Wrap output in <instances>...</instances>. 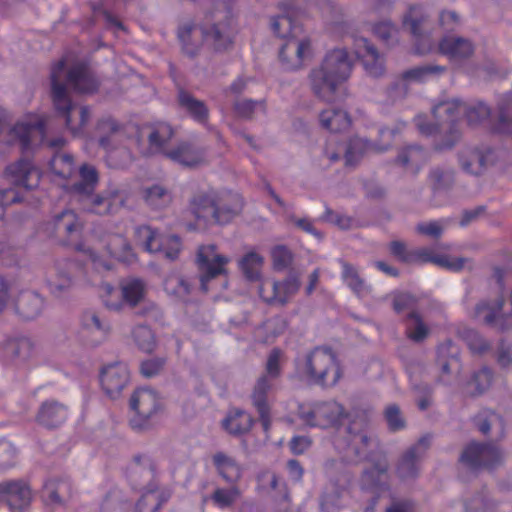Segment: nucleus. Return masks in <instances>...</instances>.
Returning a JSON list of instances; mask_svg holds the SVG:
<instances>
[{
  "instance_id": "1",
  "label": "nucleus",
  "mask_w": 512,
  "mask_h": 512,
  "mask_svg": "<svg viewBox=\"0 0 512 512\" xmlns=\"http://www.w3.org/2000/svg\"><path fill=\"white\" fill-rule=\"evenodd\" d=\"M280 9L283 13L272 18L271 28L278 37L288 38L280 49L279 58L285 69L295 70L310 56L311 43L305 37L299 38L303 29L296 19L291 3H281Z\"/></svg>"
},
{
  "instance_id": "2",
  "label": "nucleus",
  "mask_w": 512,
  "mask_h": 512,
  "mask_svg": "<svg viewBox=\"0 0 512 512\" xmlns=\"http://www.w3.org/2000/svg\"><path fill=\"white\" fill-rule=\"evenodd\" d=\"M245 206L241 194L231 190L199 192L190 200L191 213L209 224L226 225L238 217Z\"/></svg>"
},
{
  "instance_id": "3",
  "label": "nucleus",
  "mask_w": 512,
  "mask_h": 512,
  "mask_svg": "<svg viewBox=\"0 0 512 512\" xmlns=\"http://www.w3.org/2000/svg\"><path fill=\"white\" fill-rule=\"evenodd\" d=\"M64 75V60L58 61L51 69L50 97L57 118L63 121L65 127L73 134L83 132L91 118L89 106L72 101L68 87L62 81Z\"/></svg>"
},
{
  "instance_id": "4",
  "label": "nucleus",
  "mask_w": 512,
  "mask_h": 512,
  "mask_svg": "<svg viewBox=\"0 0 512 512\" xmlns=\"http://www.w3.org/2000/svg\"><path fill=\"white\" fill-rule=\"evenodd\" d=\"M6 186H0V217L3 207L23 199L22 191L36 188L41 179L40 170L29 160L19 159L5 169Z\"/></svg>"
},
{
  "instance_id": "5",
  "label": "nucleus",
  "mask_w": 512,
  "mask_h": 512,
  "mask_svg": "<svg viewBox=\"0 0 512 512\" xmlns=\"http://www.w3.org/2000/svg\"><path fill=\"white\" fill-rule=\"evenodd\" d=\"M232 8L229 0H216L200 26L205 43L215 51H226L232 44Z\"/></svg>"
},
{
  "instance_id": "6",
  "label": "nucleus",
  "mask_w": 512,
  "mask_h": 512,
  "mask_svg": "<svg viewBox=\"0 0 512 512\" xmlns=\"http://www.w3.org/2000/svg\"><path fill=\"white\" fill-rule=\"evenodd\" d=\"M304 373L310 383L323 388L334 387L342 377L336 355L327 347H317L306 356Z\"/></svg>"
},
{
  "instance_id": "7",
  "label": "nucleus",
  "mask_w": 512,
  "mask_h": 512,
  "mask_svg": "<svg viewBox=\"0 0 512 512\" xmlns=\"http://www.w3.org/2000/svg\"><path fill=\"white\" fill-rule=\"evenodd\" d=\"M322 467L328 482L321 493L320 505L323 510L329 511L338 506L343 492L352 481V474L340 459L328 458Z\"/></svg>"
},
{
  "instance_id": "8",
  "label": "nucleus",
  "mask_w": 512,
  "mask_h": 512,
  "mask_svg": "<svg viewBox=\"0 0 512 512\" xmlns=\"http://www.w3.org/2000/svg\"><path fill=\"white\" fill-rule=\"evenodd\" d=\"M504 459L502 449L492 442L472 441L467 444L459 457V462L472 471L492 470L500 466Z\"/></svg>"
},
{
  "instance_id": "9",
  "label": "nucleus",
  "mask_w": 512,
  "mask_h": 512,
  "mask_svg": "<svg viewBox=\"0 0 512 512\" xmlns=\"http://www.w3.org/2000/svg\"><path fill=\"white\" fill-rule=\"evenodd\" d=\"M135 233L138 242L149 253H159L169 261L178 259L182 242L177 235H162L148 225L137 227Z\"/></svg>"
},
{
  "instance_id": "10",
  "label": "nucleus",
  "mask_w": 512,
  "mask_h": 512,
  "mask_svg": "<svg viewBox=\"0 0 512 512\" xmlns=\"http://www.w3.org/2000/svg\"><path fill=\"white\" fill-rule=\"evenodd\" d=\"M129 407L134 413L129 421L130 426L136 431H143L150 427L151 418L160 409V401L155 391L140 388L131 395Z\"/></svg>"
},
{
  "instance_id": "11",
  "label": "nucleus",
  "mask_w": 512,
  "mask_h": 512,
  "mask_svg": "<svg viewBox=\"0 0 512 512\" xmlns=\"http://www.w3.org/2000/svg\"><path fill=\"white\" fill-rule=\"evenodd\" d=\"M230 258L219 254L214 244L203 245L198 248L196 264L199 271L200 288L208 291V282L227 273L226 265Z\"/></svg>"
},
{
  "instance_id": "12",
  "label": "nucleus",
  "mask_w": 512,
  "mask_h": 512,
  "mask_svg": "<svg viewBox=\"0 0 512 512\" xmlns=\"http://www.w3.org/2000/svg\"><path fill=\"white\" fill-rule=\"evenodd\" d=\"M173 135L174 131L169 124L146 125L137 130L136 141L144 156L163 154L166 157V152L170 150L166 148V145Z\"/></svg>"
},
{
  "instance_id": "13",
  "label": "nucleus",
  "mask_w": 512,
  "mask_h": 512,
  "mask_svg": "<svg viewBox=\"0 0 512 512\" xmlns=\"http://www.w3.org/2000/svg\"><path fill=\"white\" fill-rule=\"evenodd\" d=\"M505 299L500 296L494 300H481L473 311V318L500 332L512 329V313H502Z\"/></svg>"
},
{
  "instance_id": "14",
  "label": "nucleus",
  "mask_w": 512,
  "mask_h": 512,
  "mask_svg": "<svg viewBox=\"0 0 512 512\" xmlns=\"http://www.w3.org/2000/svg\"><path fill=\"white\" fill-rule=\"evenodd\" d=\"M129 193L116 185H109L100 193H95L83 207L84 210L100 215H113L126 205Z\"/></svg>"
},
{
  "instance_id": "15",
  "label": "nucleus",
  "mask_w": 512,
  "mask_h": 512,
  "mask_svg": "<svg viewBox=\"0 0 512 512\" xmlns=\"http://www.w3.org/2000/svg\"><path fill=\"white\" fill-rule=\"evenodd\" d=\"M299 415L309 426L328 428L344 416V407L336 401L322 402L308 409H301Z\"/></svg>"
},
{
  "instance_id": "16",
  "label": "nucleus",
  "mask_w": 512,
  "mask_h": 512,
  "mask_svg": "<svg viewBox=\"0 0 512 512\" xmlns=\"http://www.w3.org/2000/svg\"><path fill=\"white\" fill-rule=\"evenodd\" d=\"M429 446L430 437L423 436L400 456L396 465V474L401 480H414L418 477L421 460Z\"/></svg>"
},
{
  "instance_id": "17",
  "label": "nucleus",
  "mask_w": 512,
  "mask_h": 512,
  "mask_svg": "<svg viewBox=\"0 0 512 512\" xmlns=\"http://www.w3.org/2000/svg\"><path fill=\"white\" fill-rule=\"evenodd\" d=\"M62 81L66 87L69 84L79 94H93L98 91L100 85L94 71L83 62L75 63L66 70V62L64 61Z\"/></svg>"
},
{
  "instance_id": "18",
  "label": "nucleus",
  "mask_w": 512,
  "mask_h": 512,
  "mask_svg": "<svg viewBox=\"0 0 512 512\" xmlns=\"http://www.w3.org/2000/svg\"><path fill=\"white\" fill-rule=\"evenodd\" d=\"M427 17L418 7H411L403 17V28L415 38V48L418 54H426L434 48V41L426 33Z\"/></svg>"
},
{
  "instance_id": "19",
  "label": "nucleus",
  "mask_w": 512,
  "mask_h": 512,
  "mask_svg": "<svg viewBox=\"0 0 512 512\" xmlns=\"http://www.w3.org/2000/svg\"><path fill=\"white\" fill-rule=\"evenodd\" d=\"M130 381L128 367L123 363L106 365L100 372V383L110 399H117Z\"/></svg>"
},
{
  "instance_id": "20",
  "label": "nucleus",
  "mask_w": 512,
  "mask_h": 512,
  "mask_svg": "<svg viewBox=\"0 0 512 512\" xmlns=\"http://www.w3.org/2000/svg\"><path fill=\"white\" fill-rule=\"evenodd\" d=\"M45 133L44 124L41 121L17 122L10 128L7 143L18 145L22 151L32 148L33 145L43 140Z\"/></svg>"
},
{
  "instance_id": "21",
  "label": "nucleus",
  "mask_w": 512,
  "mask_h": 512,
  "mask_svg": "<svg viewBox=\"0 0 512 512\" xmlns=\"http://www.w3.org/2000/svg\"><path fill=\"white\" fill-rule=\"evenodd\" d=\"M458 160L462 170L474 176L482 175L496 158L491 148H466L459 152Z\"/></svg>"
},
{
  "instance_id": "22",
  "label": "nucleus",
  "mask_w": 512,
  "mask_h": 512,
  "mask_svg": "<svg viewBox=\"0 0 512 512\" xmlns=\"http://www.w3.org/2000/svg\"><path fill=\"white\" fill-rule=\"evenodd\" d=\"M313 94L320 100L332 103L337 100L342 85L320 66L313 68L308 75Z\"/></svg>"
},
{
  "instance_id": "23",
  "label": "nucleus",
  "mask_w": 512,
  "mask_h": 512,
  "mask_svg": "<svg viewBox=\"0 0 512 512\" xmlns=\"http://www.w3.org/2000/svg\"><path fill=\"white\" fill-rule=\"evenodd\" d=\"M0 501L11 510H22L31 501V489L23 480H10L0 483Z\"/></svg>"
},
{
  "instance_id": "24",
  "label": "nucleus",
  "mask_w": 512,
  "mask_h": 512,
  "mask_svg": "<svg viewBox=\"0 0 512 512\" xmlns=\"http://www.w3.org/2000/svg\"><path fill=\"white\" fill-rule=\"evenodd\" d=\"M354 46L355 54L361 60L365 71L373 77L383 75L385 70L384 59L376 47L366 38H357Z\"/></svg>"
},
{
  "instance_id": "25",
  "label": "nucleus",
  "mask_w": 512,
  "mask_h": 512,
  "mask_svg": "<svg viewBox=\"0 0 512 512\" xmlns=\"http://www.w3.org/2000/svg\"><path fill=\"white\" fill-rule=\"evenodd\" d=\"M319 66L343 84L350 77L353 64L345 49H334L326 54Z\"/></svg>"
},
{
  "instance_id": "26",
  "label": "nucleus",
  "mask_w": 512,
  "mask_h": 512,
  "mask_svg": "<svg viewBox=\"0 0 512 512\" xmlns=\"http://www.w3.org/2000/svg\"><path fill=\"white\" fill-rule=\"evenodd\" d=\"M438 49L451 62H461L474 54L475 47L467 38L447 35L438 42Z\"/></svg>"
},
{
  "instance_id": "27",
  "label": "nucleus",
  "mask_w": 512,
  "mask_h": 512,
  "mask_svg": "<svg viewBox=\"0 0 512 512\" xmlns=\"http://www.w3.org/2000/svg\"><path fill=\"white\" fill-rule=\"evenodd\" d=\"M426 181L433 195L447 193L455 186L456 171L451 165L436 164L429 168Z\"/></svg>"
},
{
  "instance_id": "28",
  "label": "nucleus",
  "mask_w": 512,
  "mask_h": 512,
  "mask_svg": "<svg viewBox=\"0 0 512 512\" xmlns=\"http://www.w3.org/2000/svg\"><path fill=\"white\" fill-rule=\"evenodd\" d=\"M436 364L441 373L437 379L438 383L448 384L450 382V376L460 372L461 363L458 351L451 342L438 346Z\"/></svg>"
},
{
  "instance_id": "29",
  "label": "nucleus",
  "mask_w": 512,
  "mask_h": 512,
  "mask_svg": "<svg viewBox=\"0 0 512 512\" xmlns=\"http://www.w3.org/2000/svg\"><path fill=\"white\" fill-rule=\"evenodd\" d=\"M460 113L464 114V102L454 99L446 102L439 103L433 108V114L442 124L449 122V131L452 135V140L441 145V149L452 148L455 142L459 139L460 134L454 128V122Z\"/></svg>"
},
{
  "instance_id": "30",
  "label": "nucleus",
  "mask_w": 512,
  "mask_h": 512,
  "mask_svg": "<svg viewBox=\"0 0 512 512\" xmlns=\"http://www.w3.org/2000/svg\"><path fill=\"white\" fill-rule=\"evenodd\" d=\"M212 464L217 474L227 484H235L241 481L243 477L244 467L233 456L225 452L218 451L212 456Z\"/></svg>"
},
{
  "instance_id": "31",
  "label": "nucleus",
  "mask_w": 512,
  "mask_h": 512,
  "mask_svg": "<svg viewBox=\"0 0 512 512\" xmlns=\"http://www.w3.org/2000/svg\"><path fill=\"white\" fill-rule=\"evenodd\" d=\"M67 417V405L60 401L49 399L40 405L36 420L40 425L48 429H53L63 424Z\"/></svg>"
},
{
  "instance_id": "32",
  "label": "nucleus",
  "mask_w": 512,
  "mask_h": 512,
  "mask_svg": "<svg viewBox=\"0 0 512 512\" xmlns=\"http://www.w3.org/2000/svg\"><path fill=\"white\" fill-rule=\"evenodd\" d=\"M166 157L184 167L195 168L204 163V149L190 142H181L166 152Z\"/></svg>"
},
{
  "instance_id": "33",
  "label": "nucleus",
  "mask_w": 512,
  "mask_h": 512,
  "mask_svg": "<svg viewBox=\"0 0 512 512\" xmlns=\"http://www.w3.org/2000/svg\"><path fill=\"white\" fill-rule=\"evenodd\" d=\"M366 422H351L346 428L348 437L347 448L350 449L358 459L366 458L368 449L372 442V437L365 430Z\"/></svg>"
},
{
  "instance_id": "34",
  "label": "nucleus",
  "mask_w": 512,
  "mask_h": 512,
  "mask_svg": "<svg viewBox=\"0 0 512 512\" xmlns=\"http://www.w3.org/2000/svg\"><path fill=\"white\" fill-rule=\"evenodd\" d=\"M44 307L43 298L32 291H22L14 301V309L20 318L29 321L37 318Z\"/></svg>"
},
{
  "instance_id": "35",
  "label": "nucleus",
  "mask_w": 512,
  "mask_h": 512,
  "mask_svg": "<svg viewBox=\"0 0 512 512\" xmlns=\"http://www.w3.org/2000/svg\"><path fill=\"white\" fill-rule=\"evenodd\" d=\"M70 496L71 483L67 479H49L42 489L43 501L53 508L63 506Z\"/></svg>"
},
{
  "instance_id": "36",
  "label": "nucleus",
  "mask_w": 512,
  "mask_h": 512,
  "mask_svg": "<svg viewBox=\"0 0 512 512\" xmlns=\"http://www.w3.org/2000/svg\"><path fill=\"white\" fill-rule=\"evenodd\" d=\"M179 107L196 122L205 125L209 119V109L204 101L195 98L190 92L179 88L177 92Z\"/></svg>"
},
{
  "instance_id": "37",
  "label": "nucleus",
  "mask_w": 512,
  "mask_h": 512,
  "mask_svg": "<svg viewBox=\"0 0 512 512\" xmlns=\"http://www.w3.org/2000/svg\"><path fill=\"white\" fill-rule=\"evenodd\" d=\"M178 38L182 45L183 52L190 58L196 57L204 41L201 27L192 22H187L179 26Z\"/></svg>"
},
{
  "instance_id": "38",
  "label": "nucleus",
  "mask_w": 512,
  "mask_h": 512,
  "mask_svg": "<svg viewBox=\"0 0 512 512\" xmlns=\"http://www.w3.org/2000/svg\"><path fill=\"white\" fill-rule=\"evenodd\" d=\"M473 424L483 435L495 431L496 440L505 436V422L503 417L495 411L483 409L473 417Z\"/></svg>"
},
{
  "instance_id": "39",
  "label": "nucleus",
  "mask_w": 512,
  "mask_h": 512,
  "mask_svg": "<svg viewBox=\"0 0 512 512\" xmlns=\"http://www.w3.org/2000/svg\"><path fill=\"white\" fill-rule=\"evenodd\" d=\"M427 152L419 145H408L402 148L395 159V163L407 172L417 175L427 161Z\"/></svg>"
},
{
  "instance_id": "40",
  "label": "nucleus",
  "mask_w": 512,
  "mask_h": 512,
  "mask_svg": "<svg viewBox=\"0 0 512 512\" xmlns=\"http://www.w3.org/2000/svg\"><path fill=\"white\" fill-rule=\"evenodd\" d=\"M300 286L301 282L297 273L290 272L283 281L273 282V296L267 302L283 306L298 292Z\"/></svg>"
},
{
  "instance_id": "41",
  "label": "nucleus",
  "mask_w": 512,
  "mask_h": 512,
  "mask_svg": "<svg viewBox=\"0 0 512 512\" xmlns=\"http://www.w3.org/2000/svg\"><path fill=\"white\" fill-rule=\"evenodd\" d=\"M254 424L252 415L242 409H232L222 421L223 428L233 436L248 433Z\"/></svg>"
},
{
  "instance_id": "42",
  "label": "nucleus",
  "mask_w": 512,
  "mask_h": 512,
  "mask_svg": "<svg viewBox=\"0 0 512 512\" xmlns=\"http://www.w3.org/2000/svg\"><path fill=\"white\" fill-rule=\"evenodd\" d=\"M388 465L376 463L363 470L360 478V487L367 491H378L385 487L388 477Z\"/></svg>"
},
{
  "instance_id": "43",
  "label": "nucleus",
  "mask_w": 512,
  "mask_h": 512,
  "mask_svg": "<svg viewBox=\"0 0 512 512\" xmlns=\"http://www.w3.org/2000/svg\"><path fill=\"white\" fill-rule=\"evenodd\" d=\"M320 124L330 132H341L347 130L351 125L349 114L339 108L323 110L319 115Z\"/></svg>"
},
{
  "instance_id": "44",
  "label": "nucleus",
  "mask_w": 512,
  "mask_h": 512,
  "mask_svg": "<svg viewBox=\"0 0 512 512\" xmlns=\"http://www.w3.org/2000/svg\"><path fill=\"white\" fill-rule=\"evenodd\" d=\"M446 71V66L428 63L404 71L402 78L407 81L425 82L440 77Z\"/></svg>"
},
{
  "instance_id": "45",
  "label": "nucleus",
  "mask_w": 512,
  "mask_h": 512,
  "mask_svg": "<svg viewBox=\"0 0 512 512\" xmlns=\"http://www.w3.org/2000/svg\"><path fill=\"white\" fill-rule=\"evenodd\" d=\"M164 289L169 295L186 302L191 295L193 286L184 276L170 274L164 281Z\"/></svg>"
},
{
  "instance_id": "46",
  "label": "nucleus",
  "mask_w": 512,
  "mask_h": 512,
  "mask_svg": "<svg viewBox=\"0 0 512 512\" xmlns=\"http://www.w3.org/2000/svg\"><path fill=\"white\" fill-rule=\"evenodd\" d=\"M263 263L264 258L260 254L250 251L241 257L238 261V266L245 279L254 282L258 281L261 277V268Z\"/></svg>"
},
{
  "instance_id": "47",
  "label": "nucleus",
  "mask_w": 512,
  "mask_h": 512,
  "mask_svg": "<svg viewBox=\"0 0 512 512\" xmlns=\"http://www.w3.org/2000/svg\"><path fill=\"white\" fill-rule=\"evenodd\" d=\"M145 283L141 279H128L121 284V294L130 307H136L145 297Z\"/></svg>"
},
{
  "instance_id": "48",
  "label": "nucleus",
  "mask_w": 512,
  "mask_h": 512,
  "mask_svg": "<svg viewBox=\"0 0 512 512\" xmlns=\"http://www.w3.org/2000/svg\"><path fill=\"white\" fill-rule=\"evenodd\" d=\"M142 194L147 205L154 209L166 207L172 201L171 192L159 184L143 189Z\"/></svg>"
},
{
  "instance_id": "49",
  "label": "nucleus",
  "mask_w": 512,
  "mask_h": 512,
  "mask_svg": "<svg viewBox=\"0 0 512 512\" xmlns=\"http://www.w3.org/2000/svg\"><path fill=\"white\" fill-rule=\"evenodd\" d=\"M229 485L228 488H216L210 496L212 502L221 509L232 507L242 496L238 485Z\"/></svg>"
},
{
  "instance_id": "50",
  "label": "nucleus",
  "mask_w": 512,
  "mask_h": 512,
  "mask_svg": "<svg viewBox=\"0 0 512 512\" xmlns=\"http://www.w3.org/2000/svg\"><path fill=\"white\" fill-rule=\"evenodd\" d=\"M406 334L410 340L416 343L424 341L429 334L421 316L414 310L410 311L406 317Z\"/></svg>"
},
{
  "instance_id": "51",
  "label": "nucleus",
  "mask_w": 512,
  "mask_h": 512,
  "mask_svg": "<svg viewBox=\"0 0 512 512\" xmlns=\"http://www.w3.org/2000/svg\"><path fill=\"white\" fill-rule=\"evenodd\" d=\"M72 263H66L64 268L57 267L56 274L48 280L52 294L60 296L72 286L71 267Z\"/></svg>"
},
{
  "instance_id": "52",
  "label": "nucleus",
  "mask_w": 512,
  "mask_h": 512,
  "mask_svg": "<svg viewBox=\"0 0 512 512\" xmlns=\"http://www.w3.org/2000/svg\"><path fill=\"white\" fill-rule=\"evenodd\" d=\"M54 226L57 232H63L68 236L73 235L82 228L76 213L70 209H65L54 216Z\"/></svg>"
},
{
  "instance_id": "53",
  "label": "nucleus",
  "mask_w": 512,
  "mask_h": 512,
  "mask_svg": "<svg viewBox=\"0 0 512 512\" xmlns=\"http://www.w3.org/2000/svg\"><path fill=\"white\" fill-rule=\"evenodd\" d=\"M370 148L371 144L363 138L350 139L344 154L345 165L355 166Z\"/></svg>"
},
{
  "instance_id": "54",
  "label": "nucleus",
  "mask_w": 512,
  "mask_h": 512,
  "mask_svg": "<svg viewBox=\"0 0 512 512\" xmlns=\"http://www.w3.org/2000/svg\"><path fill=\"white\" fill-rule=\"evenodd\" d=\"M273 382L266 377L259 376L251 393L252 405L255 409L270 408L268 393L271 391Z\"/></svg>"
},
{
  "instance_id": "55",
  "label": "nucleus",
  "mask_w": 512,
  "mask_h": 512,
  "mask_svg": "<svg viewBox=\"0 0 512 512\" xmlns=\"http://www.w3.org/2000/svg\"><path fill=\"white\" fill-rule=\"evenodd\" d=\"M52 172L63 178H70L75 172L74 159L67 153H56L50 161Z\"/></svg>"
},
{
  "instance_id": "56",
  "label": "nucleus",
  "mask_w": 512,
  "mask_h": 512,
  "mask_svg": "<svg viewBox=\"0 0 512 512\" xmlns=\"http://www.w3.org/2000/svg\"><path fill=\"white\" fill-rule=\"evenodd\" d=\"M491 109L482 101L464 103V115L470 126H476L488 119Z\"/></svg>"
},
{
  "instance_id": "57",
  "label": "nucleus",
  "mask_w": 512,
  "mask_h": 512,
  "mask_svg": "<svg viewBox=\"0 0 512 512\" xmlns=\"http://www.w3.org/2000/svg\"><path fill=\"white\" fill-rule=\"evenodd\" d=\"M167 499L163 493L148 491L136 503V512H157Z\"/></svg>"
},
{
  "instance_id": "58",
  "label": "nucleus",
  "mask_w": 512,
  "mask_h": 512,
  "mask_svg": "<svg viewBox=\"0 0 512 512\" xmlns=\"http://www.w3.org/2000/svg\"><path fill=\"white\" fill-rule=\"evenodd\" d=\"M135 344L144 352L151 353L155 346V336L153 331L145 325H138L132 331Z\"/></svg>"
},
{
  "instance_id": "59",
  "label": "nucleus",
  "mask_w": 512,
  "mask_h": 512,
  "mask_svg": "<svg viewBox=\"0 0 512 512\" xmlns=\"http://www.w3.org/2000/svg\"><path fill=\"white\" fill-rule=\"evenodd\" d=\"M342 278L349 288L357 295L366 290L365 281L360 277L357 269L348 262L341 261Z\"/></svg>"
},
{
  "instance_id": "60",
  "label": "nucleus",
  "mask_w": 512,
  "mask_h": 512,
  "mask_svg": "<svg viewBox=\"0 0 512 512\" xmlns=\"http://www.w3.org/2000/svg\"><path fill=\"white\" fill-rule=\"evenodd\" d=\"M432 264L452 272H460L465 268L466 264H472V260L465 257L452 258L446 254L435 253L432 258Z\"/></svg>"
},
{
  "instance_id": "61",
  "label": "nucleus",
  "mask_w": 512,
  "mask_h": 512,
  "mask_svg": "<svg viewBox=\"0 0 512 512\" xmlns=\"http://www.w3.org/2000/svg\"><path fill=\"white\" fill-rule=\"evenodd\" d=\"M283 356V352L279 348H273L268 355L265 372L260 376L266 377V379L270 381H274L281 376L282 368H281V358Z\"/></svg>"
},
{
  "instance_id": "62",
  "label": "nucleus",
  "mask_w": 512,
  "mask_h": 512,
  "mask_svg": "<svg viewBox=\"0 0 512 512\" xmlns=\"http://www.w3.org/2000/svg\"><path fill=\"white\" fill-rule=\"evenodd\" d=\"M383 414L390 431L396 432L406 427V420L397 404L387 405Z\"/></svg>"
},
{
  "instance_id": "63",
  "label": "nucleus",
  "mask_w": 512,
  "mask_h": 512,
  "mask_svg": "<svg viewBox=\"0 0 512 512\" xmlns=\"http://www.w3.org/2000/svg\"><path fill=\"white\" fill-rule=\"evenodd\" d=\"M464 339L470 350L474 353L483 354L490 349L489 342L473 329H468L464 332Z\"/></svg>"
},
{
  "instance_id": "64",
  "label": "nucleus",
  "mask_w": 512,
  "mask_h": 512,
  "mask_svg": "<svg viewBox=\"0 0 512 512\" xmlns=\"http://www.w3.org/2000/svg\"><path fill=\"white\" fill-rule=\"evenodd\" d=\"M492 380V370L488 367H482L478 371L474 372L471 379V384L474 385L477 394H482L487 389H489L492 384Z\"/></svg>"
}]
</instances>
